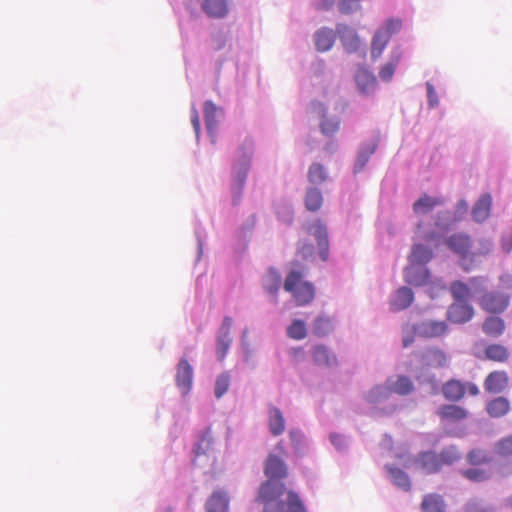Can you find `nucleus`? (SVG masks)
Here are the masks:
<instances>
[{
  "instance_id": "nucleus-1",
  "label": "nucleus",
  "mask_w": 512,
  "mask_h": 512,
  "mask_svg": "<svg viewBox=\"0 0 512 512\" xmlns=\"http://www.w3.org/2000/svg\"><path fill=\"white\" fill-rule=\"evenodd\" d=\"M257 501L263 504V512H306L299 495L287 491L284 484L262 483Z\"/></svg>"
},
{
  "instance_id": "nucleus-2",
  "label": "nucleus",
  "mask_w": 512,
  "mask_h": 512,
  "mask_svg": "<svg viewBox=\"0 0 512 512\" xmlns=\"http://www.w3.org/2000/svg\"><path fill=\"white\" fill-rule=\"evenodd\" d=\"M305 269L299 263H293L285 282V291L292 294L298 306L309 304L315 297V290L311 283L302 281Z\"/></svg>"
},
{
  "instance_id": "nucleus-3",
  "label": "nucleus",
  "mask_w": 512,
  "mask_h": 512,
  "mask_svg": "<svg viewBox=\"0 0 512 512\" xmlns=\"http://www.w3.org/2000/svg\"><path fill=\"white\" fill-rule=\"evenodd\" d=\"M447 331V325L444 321L425 320L414 325L403 327V346H410L415 337L436 338L443 336Z\"/></svg>"
},
{
  "instance_id": "nucleus-4",
  "label": "nucleus",
  "mask_w": 512,
  "mask_h": 512,
  "mask_svg": "<svg viewBox=\"0 0 512 512\" xmlns=\"http://www.w3.org/2000/svg\"><path fill=\"white\" fill-rule=\"evenodd\" d=\"M445 244L451 251L459 255L461 260H465L467 258L473 259L477 255H487L492 250V243L488 240H483L480 242L481 248L476 252H472L471 237L463 232L451 235L445 240Z\"/></svg>"
},
{
  "instance_id": "nucleus-5",
  "label": "nucleus",
  "mask_w": 512,
  "mask_h": 512,
  "mask_svg": "<svg viewBox=\"0 0 512 512\" xmlns=\"http://www.w3.org/2000/svg\"><path fill=\"white\" fill-rule=\"evenodd\" d=\"M459 459L453 449H445L440 454L423 452L416 458L417 465L428 474L438 472L443 465H449Z\"/></svg>"
},
{
  "instance_id": "nucleus-6",
  "label": "nucleus",
  "mask_w": 512,
  "mask_h": 512,
  "mask_svg": "<svg viewBox=\"0 0 512 512\" xmlns=\"http://www.w3.org/2000/svg\"><path fill=\"white\" fill-rule=\"evenodd\" d=\"M481 307L490 313H501L509 304V296L499 292L485 293L481 298Z\"/></svg>"
},
{
  "instance_id": "nucleus-7",
  "label": "nucleus",
  "mask_w": 512,
  "mask_h": 512,
  "mask_svg": "<svg viewBox=\"0 0 512 512\" xmlns=\"http://www.w3.org/2000/svg\"><path fill=\"white\" fill-rule=\"evenodd\" d=\"M311 233L317 240L319 247V256L322 261H327L329 257L328 233L325 224L321 220H317L310 228Z\"/></svg>"
},
{
  "instance_id": "nucleus-8",
  "label": "nucleus",
  "mask_w": 512,
  "mask_h": 512,
  "mask_svg": "<svg viewBox=\"0 0 512 512\" xmlns=\"http://www.w3.org/2000/svg\"><path fill=\"white\" fill-rule=\"evenodd\" d=\"M509 384V377L507 372L503 370H496L487 375L484 380V389L488 393H501Z\"/></svg>"
},
{
  "instance_id": "nucleus-9",
  "label": "nucleus",
  "mask_w": 512,
  "mask_h": 512,
  "mask_svg": "<svg viewBox=\"0 0 512 512\" xmlns=\"http://www.w3.org/2000/svg\"><path fill=\"white\" fill-rule=\"evenodd\" d=\"M474 315V310L467 302H454L450 305L447 318L450 322L462 324L469 321Z\"/></svg>"
},
{
  "instance_id": "nucleus-10",
  "label": "nucleus",
  "mask_w": 512,
  "mask_h": 512,
  "mask_svg": "<svg viewBox=\"0 0 512 512\" xmlns=\"http://www.w3.org/2000/svg\"><path fill=\"white\" fill-rule=\"evenodd\" d=\"M265 475L269 478L266 482L278 484L275 480L283 479L287 476V467L279 457L270 455L265 463Z\"/></svg>"
},
{
  "instance_id": "nucleus-11",
  "label": "nucleus",
  "mask_w": 512,
  "mask_h": 512,
  "mask_svg": "<svg viewBox=\"0 0 512 512\" xmlns=\"http://www.w3.org/2000/svg\"><path fill=\"white\" fill-rule=\"evenodd\" d=\"M193 369L186 358H182L177 366L176 383L183 394H187L192 386Z\"/></svg>"
},
{
  "instance_id": "nucleus-12",
  "label": "nucleus",
  "mask_w": 512,
  "mask_h": 512,
  "mask_svg": "<svg viewBox=\"0 0 512 512\" xmlns=\"http://www.w3.org/2000/svg\"><path fill=\"white\" fill-rule=\"evenodd\" d=\"M311 356L317 366L330 368L337 364L336 355L322 344L316 345L312 349Z\"/></svg>"
},
{
  "instance_id": "nucleus-13",
  "label": "nucleus",
  "mask_w": 512,
  "mask_h": 512,
  "mask_svg": "<svg viewBox=\"0 0 512 512\" xmlns=\"http://www.w3.org/2000/svg\"><path fill=\"white\" fill-rule=\"evenodd\" d=\"M201 8L210 18H224L229 12L227 0H203Z\"/></svg>"
},
{
  "instance_id": "nucleus-14",
  "label": "nucleus",
  "mask_w": 512,
  "mask_h": 512,
  "mask_svg": "<svg viewBox=\"0 0 512 512\" xmlns=\"http://www.w3.org/2000/svg\"><path fill=\"white\" fill-rule=\"evenodd\" d=\"M206 512H228L229 497L227 493L217 490L207 499L205 504Z\"/></svg>"
},
{
  "instance_id": "nucleus-15",
  "label": "nucleus",
  "mask_w": 512,
  "mask_h": 512,
  "mask_svg": "<svg viewBox=\"0 0 512 512\" xmlns=\"http://www.w3.org/2000/svg\"><path fill=\"white\" fill-rule=\"evenodd\" d=\"M405 280L415 286L426 284L429 279V271L425 266L409 264L404 271Z\"/></svg>"
},
{
  "instance_id": "nucleus-16",
  "label": "nucleus",
  "mask_w": 512,
  "mask_h": 512,
  "mask_svg": "<svg viewBox=\"0 0 512 512\" xmlns=\"http://www.w3.org/2000/svg\"><path fill=\"white\" fill-rule=\"evenodd\" d=\"M421 359L425 365L434 368L445 367L448 362L446 354L436 347L426 349L422 353Z\"/></svg>"
},
{
  "instance_id": "nucleus-17",
  "label": "nucleus",
  "mask_w": 512,
  "mask_h": 512,
  "mask_svg": "<svg viewBox=\"0 0 512 512\" xmlns=\"http://www.w3.org/2000/svg\"><path fill=\"white\" fill-rule=\"evenodd\" d=\"M268 425L273 436H279L285 431V419L279 408L269 405Z\"/></svg>"
},
{
  "instance_id": "nucleus-18",
  "label": "nucleus",
  "mask_w": 512,
  "mask_h": 512,
  "mask_svg": "<svg viewBox=\"0 0 512 512\" xmlns=\"http://www.w3.org/2000/svg\"><path fill=\"white\" fill-rule=\"evenodd\" d=\"M443 204L444 200L442 198L431 197L424 194L413 204V211L417 215H423L433 211L435 207Z\"/></svg>"
},
{
  "instance_id": "nucleus-19",
  "label": "nucleus",
  "mask_w": 512,
  "mask_h": 512,
  "mask_svg": "<svg viewBox=\"0 0 512 512\" xmlns=\"http://www.w3.org/2000/svg\"><path fill=\"white\" fill-rule=\"evenodd\" d=\"M432 258L433 251L431 248L422 244H415L409 256V264L425 266Z\"/></svg>"
},
{
  "instance_id": "nucleus-20",
  "label": "nucleus",
  "mask_w": 512,
  "mask_h": 512,
  "mask_svg": "<svg viewBox=\"0 0 512 512\" xmlns=\"http://www.w3.org/2000/svg\"><path fill=\"white\" fill-rule=\"evenodd\" d=\"M492 198L490 194L482 195L472 209V217L476 222L485 221L491 211Z\"/></svg>"
},
{
  "instance_id": "nucleus-21",
  "label": "nucleus",
  "mask_w": 512,
  "mask_h": 512,
  "mask_svg": "<svg viewBox=\"0 0 512 512\" xmlns=\"http://www.w3.org/2000/svg\"><path fill=\"white\" fill-rule=\"evenodd\" d=\"M203 110L206 128L208 132L211 134L218 125L219 116L222 114V111L211 101H206L204 103Z\"/></svg>"
},
{
  "instance_id": "nucleus-22",
  "label": "nucleus",
  "mask_w": 512,
  "mask_h": 512,
  "mask_svg": "<svg viewBox=\"0 0 512 512\" xmlns=\"http://www.w3.org/2000/svg\"><path fill=\"white\" fill-rule=\"evenodd\" d=\"M437 413L441 419L450 422H457L467 417V411L457 405H443L438 409Z\"/></svg>"
},
{
  "instance_id": "nucleus-23",
  "label": "nucleus",
  "mask_w": 512,
  "mask_h": 512,
  "mask_svg": "<svg viewBox=\"0 0 512 512\" xmlns=\"http://www.w3.org/2000/svg\"><path fill=\"white\" fill-rule=\"evenodd\" d=\"M214 442V438L212 436V432L210 428L205 429L201 435L197 443L195 444L194 454L195 457L193 462L196 463L197 458L200 456L206 455L211 449Z\"/></svg>"
},
{
  "instance_id": "nucleus-24",
  "label": "nucleus",
  "mask_w": 512,
  "mask_h": 512,
  "mask_svg": "<svg viewBox=\"0 0 512 512\" xmlns=\"http://www.w3.org/2000/svg\"><path fill=\"white\" fill-rule=\"evenodd\" d=\"M442 393L447 400L458 401L465 394V386L458 380H449L443 385Z\"/></svg>"
},
{
  "instance_id": "nucleus-25",
  "label": "nucleus",
  "mask_w": 512,
  "mask_h": 512,
  "mask_svg": "<svg viewBox=\"0 0 512 512\" xmlns=\"http://www.w3.org/2000/svg\"><path fill=\"white\" fill-rule=\"evenodd\" d=\"M510 410V403L505 397H497L489 401L486 405L487 413L493 418H499L506 415Z\"/></svg>"
},
{
  "instance_id": "nucleus-26",
  "label": "nucleus",
  "mask_w": 512,
  "mask_h": 512,
  "mask_svg": "<svg viewBox=\"0 0 512 512\" xmlns=\"http://www.w3.org/2000/svg\"><path fill=\"white\" fill-rule=\"evenodd\" d=\"M510 357L507 347L501 344H490L485 349V358L494 362L504 363Z\"/></svg>"
},
{
  "instance_id": "nucleus-27",
  "label": "nucleus",
  "mask_w": 512,
  "mask_h": 512,
  "mask_svg": "<svg viewBox=\"0 0 512 512\" xmlns=\"http://www.w3.org/2000/svg\"><path fill=\"white\" fill-rule=\"evenodd\" d=\"M281 285V275L274 269H268L267 273L263 278V287L268 294L276 296Z\"/></svg>"
},
{
  "instance_id": "nucleus-28",
  "label": "nucleus",
  "mask_w": 512,
  "mask_h": 512,
  "mask_svg": "<svg viewBox=\"0 0 512 512\" xmlns=\"http://www.w3.org/2000/svg\"><path fill=\"white\" fill-rule=\"evenodd\" d=\"M413 302V292L408 287H401L397 290L395 298L391 306L394 310H403L411 305Z\"/></svg>"
},
{
  "instance_id": "nucleus-29",
  "label": "nucleus",
  "mask_w": 512,
  "mask_h": 512,
  "mask_svg": "<svg viewBox=\"0 0 512 512\" xmlns=\"http://www.w3.org/2000/svg\"><path fill=\"white\" fill-rule=\"evenodd\" d=\"M400 59L401 52L399 50H395L391 54L389 61L379 71V77L381 80L389 82L392 79Z\"/></svg>"
},
{
  "instance_id": "nucleus-30",
  "label": "nucleus",
  "mask_w": 512,
  "mask_h": 512,
  "mask_svg": "<svg viewBox=\"0 0 512 512\" xmlns=\"http://www.w3.org/2000/svg\"><path fill=\"white\" fill-rule=\"evenodd\" d=\"M334 329L332 319L325 315L318 316L313 323V334L317 337H324Z\"/></svg>"
},
{
  "instance_id": "nucleus-31",
  "label": "nucleus",
  "mask_w": 512,
  "mask_h": 512,
  "mask_svg": "<svg viewBox=\"0 0 512 512\" xmlns=\"http://www.w3.org/2000/svg\"><path fill=\"white\" fill-rule=\"evenodd\" d=\"M482 329L488 336L498 337L504 332L505 324L499 317H489L484 321Z\"/></svg>"
},
{
  "instance_id": "nucleus-32",
  "label": "nucleus",
  "mask_w": 512,
  "mask_h": 512,
  "mask_svg": "<svg viewBox=\"0 0 512 512\" xmlns=\"http://www.w3.org/2000/svg\"><path fill=\"white\" fill-rule=\"evenodd\" d=\"M390 391L400 395H407L414 389L412 381L406 376H398L396 380L388 383Z\"/></svg>"
},
{
  "instance_id": "nucleus-33",
  "label": "nucleus",
  "mask_w": 512,
  "mask_h": 512,
  "mask_svg": "<svg viewBox=\"0 0 512 512\" xmlns=\"http://www.w3.org/2000/svg\"><path fill=\"white\" fill-rule=\"evenodd\" d=\"M249 170V158L245 157L243 161L233 167V180L237 189L242 190L244 187Z\"/></svg>"
},
{
  "instance_id": "nucleus-34",
  "label": "nucleus",
  "mask_w": 512,
  "mask_h": 512,
  "mask_svg": "<svg viewBox=\"0 0 512 512\" xmlns=\"http://www.w3.org/2000/svg\"><path fill=\"white\" fill-rule=\"evenodd\" d=\"M323 203V197L320 190L316 188H310L306 192L305 196V207L311 212L318 211Z\"/></svg>"
},
{
  "instance_id": "nucleus-35",
  "label": "nucleus",
  "mask_w": 512,
  "mask_h": 512,
  "mask_svg": "<svg viewBox=\"0 0 512 512\" xmlns=\"http://www.w3.org/2000/svg\"><path fill=\"white\" fill-rule=\"evenodd\" d=\"M357 85L362 91H368L376 85L375 76L368 70L361 68L355 75Z\"/></svg>"
},
{
  "instance_id": "nucleus-36",
  "label": "nucleus",
  "mask_w": 512,
  "mask_h": 512,
  "mask_svg": "<svg viewBox=\"0 0 512 512\" xmlns=\"http://www.w3.org/2000/svg\"><path fill=\"white\" fill-rule=\"evenodd\" d=\"M444 507L442 498L434 494L425 496L421 504L423 512H444Z\"/></svg>"
},
{
  "instance_id": "nucleus-37",
  "label": "nucleus",
  "mask_w": 512,
  "mask_h": 512,
  "mask_svg": "<svg viewBox=\"0 0 512 512\" xmlns=\"http://www.w3.org/2000/svg\"><path fill=\"white\" fill-rule=\"evenodd\" d=\"M386 468L395 485L404 490H409L410 480L408 475L403 470L393 466H386Z\"/></svg>"
},
{
  "instance_id": "nucleus-38",
  "label": "nucleus",
  "mask_w": 512,
  "mask_h": 512,
  "mask_svg": "<svg viewBox=\"0 0 512 512\" xmlns=\"http://www.w3.org/2000/svg\"><path fill=\"white\" fill-rule=\"evenodd\" d=\"M287 336L294 340H302L307 336V328L304 321L295 319L287 327Z\"/></svg>"
},
{
  "instance_id": "nucleus-39",
  "label": "nucleus",
  "mask_w": 512,
  "mask_h": 512,
  "mask_svg": "<svg viewBox=\"0 0 512 512\" xmlns=\"http://www.w3.org/2000/svg\"><path fill=\"white\" fill-rule=\"evenodd\" d=\"M467 462L471 465H482L491 462V457L486 450L472 449L466 456Z\"/></svg>"
},
{
  "instance_id": "nucleus-40",
  "label": "nucleus",
  "mask_w": 512,
  "mask_h": 512,
  "mask_svg": "<svg viewBox=\"0 0 512 512\" xmlns=\"http://www.w3.org/2000/svg\"><path fill=\"white\" fill-rule=\"evenodd\" d=\"M450 291L456 300L455 302H466L470 294L469 287L461 281L453 282L450 286Z\"/></svg>"
},
{
  "instance_id": "nucleus-41",
  "label": "nucleus",
  "mask_w": 512,
  "mask_h": 512,
  "mask_svg": "<svg viewBox=\"0 0 512 512\" xmlns=\"http://www.w3.org/2000/svg\"><path fill=\"white\" fill-rule=\"evenodd\" d=\"M462 475L472 482H484L490 478V473L481 468H470L462 471Z\"/></svg>"
},
{
  "instance_id": "nucleus-42",
  "label": "nucleus",
  "mask_w": 512,
  "mask_h": 512,
  "mask_svg": "<svg viewBox=\"0 0 512 512\" xmlns=\"http://www.w3.org/2000/svg\"><path fill=\"white\" fill-rule=\"evenodd\" d=\"M340 40L348 53L358 51L361 46L358 34H341Z\"/></svg>"
},
{
  "instance_id": "nucleus-43",
  "label": "nucleus",
  "mask_w": 512,
  "mask_h": 512,
  "mask_svg": "<svg viewBox=\"0 0 512 512\" xmlns=\"http://www.w3.org/2000/svg\"><path fill=\"white\" fill-rule=\"evenodd\" d=\"M232 342V338L229 335V333H220L218 339H217V356L220 361H222Z\"/></svg>"
},
{
  "instance_id": "nucleus-44",
  "label": "nucleus",
  "mask_w": 512,
  "mask_h": 512,
  "mask_svg": "<svg viewBox=\"0 0 512 512\" xmlns=\"http://www.w3.org/2000/svg\"><path fill=\"white\" fill-rule=\"evenodd\" d=\"M497 455L508 457L512 455V435L500 439L494 447Z\"/></svg>"
},
{
  "instance_id": "nucleus-45",
  "label": "nucleus",
  "mask_w": 512,
  "mask_h": 512,
  "mask_svg": "<svg viewBox=\"0 0 512 512\" xmlns=\"http://www.w3.org/2000/svg\"><path fill=\"white\" fill-rule=\"evenodd\" d=\"M335 41V34H316L315 45L318 51L329 50Z\"/></svg>"
},
{
  "instance_id": "nucleus-46",
  "label": "nucleus",
  "mask_w": 512,
  "mask_h": 512,
  "mask_svg": "<svg viewBox=\"0 0 512 512\" xmlns=\"http://www.w3.org/2000/svg\"><path fill=\"white\" fill-rule=\"evenodd\" d=\"M308 179L311 183H322L326 179L325 170L322 165L314 163L308 171Z\"/></svg>"
},
{
  "instance_id": "nucleus-47",
  "label": "nucleus",
  "mask_w": 512,
  "mask_h": 512,
  "mask_svg": "<svg viewBox=\"0 0 512 512\" xmlns=\"http://www.w3.org/2000/svg\"><path fill=\"white\" fill-rule=\"evenodd\" d=\"M230 376L228 373H222L215 382V396L221 398L229 389Z\"/></svg>"
},
{
  "instance_id": "nucleus-48",
  "label": "nucleus",
  "mask_w": 512,
  "mask_h": 512,
  "mask_svg": "<svg viewBox=\"0 0 512 512\" xmlns=\"http://www.w3.org/2000/svg\"><path fill=\"white\" fill-rule=\"evenodd\" d=\"M321 132L326 136L334 135L340 128L338 119L324 118L320 124Z\"/></svg>"
},
{
  "instance_id": "nucleus-49",
  "label": "nucleus",
  "mask_w": 512,
  "mask_h": 512,
  "mask_svg": "<svg viewBox=\"0 0 512 512\" xmlns=\"http://www.w3.org/2000/svg\"><path fill=\"white\" fill-rule=\"evenodd\" d=\"M388 39L386 38V34H376L372 41V50L371 54L374 58H377L381 55L384 50Z\"/></svg>"
},
{
  "instance_id": "nucleus-50",
  "label": "nucleus",
  "mask_w": 512,
  "mask_h": 512,
  "mask_svg": "<svg viewBox=\"0 0 512 512\" xmlns=\"http://www.w3.org/2000/svg\"><path fill=\"white\" fill-rule=\"evenodd\" d=\"M360 0H341L339 10L341 13L348 14L358 9Z\"/></svg>"
},
{
  "instance_id": "nucleus-51",
  "label": "nucleus",
  "mask_w": 512,
  "mask_h": 512,
  "mask_svg": "<svg viewBox=\"0 0 512 512\" xmlns=\"http://www.w3.org/2000/svg\"><path fill=\"white\" fill-rule=\"evenodd\" d=\"M402 29V21L399 18H391L386 22V32H396Z\"/></svg>"
},
{
  "instance_id": "nucleus-52",
  "label": "nucleus",
  "mask_w": 512,
  "mask_h": 512,
  "mask_svg": "<svg viewBox=\"0 0 512 512\" xmlns=\"http://www.w3.org/2000/svg\"><path fill=\"white\" fill-rule=\"evenodd\" d=\"M191 123L195 130L196 137L198 138L200 134V117L198 111L195 108L192 109Z\"/></svg>"
},
{
  "instance_id": "nucleus-53",
  "label": "nucleus",
  "mask_w": 512,
  "mask_h": 512,
  "mask_svg": "<svg viewBox=\"0 0 512 512\" xmlns=\"http://www.w3.org/2000/svg\"><path fill=\"white\" fill-rule=\"evenodd\" d=\"M427 92L430 106L434 107L438 104L437 94L431 84H427Z\"/></svg>"
},
{
  "instance_id": "nucleus-54",
  "label": "nucleus",
  "mask_w": 512,
  "mask_h": 512,
  "mask_svg": "<svg viewBox=\"0 0 512 512\" xmlns=\"http://www.w3.org/2000/svg\"><path fill=\"white\" fill-rule=\"evenodd\" d=\"M232 325H233V319L229 316H226L223 319V323L221 326V333H229L230 334V329H231Z\"/></svg>"
},
{
  "instance_id": "nucleus-55",
  "label": "nucleus",
  "mask_w": 512,
  "mask_h": 512,
  "mask_svg": "<svg viewBox=\"0 0 512 512\" xmlns=\"http://www.w3.org/2000/svg\"><path fill=\"white\" fill-rule=\"evenodd\" d=\"M290 440L292 441L295 446H299L300 440H301V434L298 431L291 430L289 432Z\"/></svg>"
},
{
  "instance_id": "nucleus-56",
  "label": "nucleus",
  "mask_w": 512,
  "mask_h": 512,
  "mask_svg": "<svg viewBox=\"0 0 512 512\" xmlns=\"http://www.w3.org/2000/svg\"><path fill=\"white\" fill-rule=\"evenodd\" d=\"M313 245L312 244H307V245H303L300 249V254L303 256V257H307V255H310L312 254L313 252Z\"/></svg>"
},
{
  "instance_id": "nucleus-57",
  "label": "nucleus",
  "mask_w": 512,
  "mask_h": 512,
  "mask_svg": "<svg viewBox=\"0 0 512 512\" xmlns=\"http://www.w3.org/2000/svg\"><path fill=\"white\" fill-rule=\"evenodd\" d=\"M367 160H368V156L364 155L363 153H360L358 156L356 167L358 169H362L364 167L365 163L367 162Z\"/></svg>"
},
{
  "instance_id": "nucleus-58",
  "label": "nucleus",
  "mask_w": 512,
  "mask_h": 512,
  "mask_svg": "<svg viewBox=\"0 0 512 512\" xmlns=\"http://www.w3.org/2000/svg\"><path fill=\"white\" fill-rule=\"evenodd\" d=\"M468 392L471 395H477L479 393V389H478V387L475 384H470L468 386Z\"/></svg>"
},
{
  "instance_id": "nucleus-59",
  "label": "nucleus",
  "mask_w": 512,
  "mask_h": 512,
  "mask_svg": "<svg viewBox=\"0 0 512 512\" xmlns=\"http://www.w3.org/2000/svg\"><path fill=\"white\" fill-rule=\"evenodd\" d=\"M458 210H462L463 212H466L468 209V204L464 200H460L457 205Z\"/></svg>"
},
{
  "instance_id": "nucleus-60",
  "label": "nucleus",
  "mask_w": 512,
  "mask_h": 512,
  "mask_svg": "<svg viewBox=\"0 0 512 512\" xmlns=\"http://www.w3.org/2000/svg\"><path fill=\"white\" fill-rule=\"evenodd\" d=\"M334 0H325L323 2L324 8H329L333 4Z\"/></svg>"
},
{
  "instance_id": "nucleus-61",
  "label": "nucleus",
  "mask_w": 512,
  "mask_h": 512,
  "mask_svg": "<svg viewBox=\"0 0 512 512\" xmlns=\"http://www.w3.org/2000/svg\"><path fill=\"white\" fill-rule=\"evenodd\" d=\"M432 236H433V235L431 234L430 236H427L425 239H426V240H430V239L432 238Z\"/></svg>"
},
{
  "instance_id": "nucleus-62",
  "label": "nucleus",
  "mask_w": 512,
  "mask_h": 512,
  "mask_svg": "<svg viewBox=\"0 0 512 512\" xmlns=\"http://www.w3.org/2000/svg\"><path fill=\"white\" fill-rule=\"evenodd\" d=\"M375 146L371 149L370 153H374Z\"/></svg>"
}]
</instances>
